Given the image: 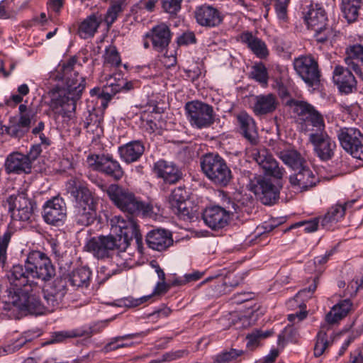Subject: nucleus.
Masks as SVG:
<instances>
[{"instance_id": "nucleus-27", "label": "nucleus", "mask_w": 363, "mask_h": 363, "mask_svg": "<svg viewBox=\"0 0 363 363\" xmlns=\"http://www.w3.org/2000/svg\"><path fill=\"white\" fill-rule=\"evenodd\" d=\"M279 105L276 95L269 93L259 94L254 98L252 110L257 116H264L274 112Z\"/></svg>"}, {"instance_id": "nucleus-30", "label": "nucleus", "mask_w": 363, "mask_h": 363, "mask_svg": "<svg viewBox=\"0 0 363 363\" xmlns=\"http://www.w3.org/2000/svg\"><path fill=\"white\" fill-rule=\"evenodd\" d=\"M347 57L345 58V63L348 67L354 72V73L361 77L362 70L359 62L363 66V45L354 44L347 48Z\"/></svg>"}, {"instance_id": "nucleus-62", "label": "nucleus", "mask_w": 363, "mask_h": 363, "mask_svg": "<svg viewBox=\"0 0 363 363\" xmlns=\"http://www.w3.org/2000/svg\"><path fill=\"white\" fill-rule=\"evenodd\" d=\"M254 294L251 292L238 293L235 294L233 301L235 303L240 304L253 299Z\"/></svg>"}, {"instance_id": "nucleus-53", "label": "nucleus", "mask_w": 363, "mask_h": 363, "mask_svg": "<svg viewBox=\"0 0 363 363\" xmlns=\"http://www.w3.org/2000/svg\"><path fill=\"white\" fill-rule=\"evenodd\" d=\"M182 0H162V9L169 14H176L181 9Z\"/></svg>"}, {"instance_id": "nucleus-58", "label": "nucleus", "mask_w": 363, "mask_h": 363, "mask_svg": "<svg viewBox=\"0 0 363 363\" xmlns=\"http://www.w3.org/2000/svg\"><path fill=\"white\" fill-rule=\"evenodd\" d=\"M316 289V284L313 283L308 289H303L300 290L296 295V298L300 300L301 302L304 303L308 299L311 298Z\"/></svg>"}, {"instance_id": "nucleus-20", "label": "nucleus", "mask_w": 363, "mask_h": 363, "mask_svg": "<svg viewBox=\"0 0 363 363\" xmlns=\"http://www.w3.org/2000/svg\"><path fill=\"white\" fill-rule=\"evenodd\" d=\"M304 21L308 28L315 31L325 30L328 21L324 9L318 4H310L303 12Z\"/></svg>"}, {"instance_id": "nucleus-46", "label": "nucleus", "mask_w": 363, "mask_h": 363, "mask_svg": "<svg viewBox=\"0 0 363 363\" xmlns=\"http://www.w3.org/2000/svg\"><path fill=\"white\" fill-rule=\"evenodd\" d=\"M124 1L125 0H117L107 10L104 21L108 27L114 23L118 14L122 11V6Z\"/></svg>"}, {"instance_id": "nucleus-29", "label": "nucleus", "mask_w": 363, "mask_h": 363, "mask_svg": "<svg viewBox=\"0 0 363 363\" xmlns=\"http://www.w3.org/2000/svg\"><path fill=\"white\" fill-rule=\"evenodd\" d=\"M144 151L143 144L138 140L130 142L118 148L121 159L128 164L138 161Z\"/></svg>"}, {"instance_id": "nucleus-35", "label": "nucleus", "mask_w": 363, "mask_h": 363, "mask_svg": "<svg viewBox=\"0 0 363 363\" xmlns=\"http://www.w3.org/2000/svg\"><path fill=\"white\" fill-rule=\"evenodd\" d=\"M282 162L291 168L299 169L303 165L304 159L295 149L286 148L277 152Z\"/></svg>"}, {"instance_id": "nucleus-11", "label": "nucleus", "mask_w": 363, "mask_h": 363, "mask_svg": "<svg viewBox=\"0 0 363 363\" xmlns=\"http://www.w3.org/2000/svg\"><path fill=\"white\" fill-rule=\"evenodd\" d=\"M88 165L93 169L104 173L115 180H120L124 172L119 162L109 154L91 155L87 157Z\"/></svg>"}, {"instance_id": "nucleus-31", "label": "nucleus", "mask_w": 363, "mask_h": 363, "mask_svg": "<svg viewBox=\"0 0 363 363\" xmlns=\"http://www.w3.org/2000/svg\"><path fill=\"white\" fill-rule=\"evenodd\" d=\"M354 201L346 202L344 204H336L332 206L324 217L321 218V225L326 229L331 228L333 225L343 218L347 207H351Z\"/></svg>"}, {"instance_id": "nucleus-64", "label": "nucleus", "mask_w": 363, "mask_h": 363, "mask_svg": "<svg viewBox=\"0 0 363 363\" xmlns=\"http://www.w3.org/2000/svg\"><path fill=\"white\" fill-rule=\"evenodd\" d=\"M359 288L360 286L359 284V280H352L348 284L347 289H345V296H353L356 295Z\"/></svg>"}, {"instance_id": "nucleus-44", "label": "nucleus", "mask_w": 363, "mask_h": 363, "mask_svg": "<svg viewBox=\"0 0 363 363\" xmlns=\"http://www.w3.org/2000/svg\"><path fill=\"white\" fill-rule=\"evenodd\" d=\"M287 306L291 310H295L296 308H299L298 311L288 315V320L290 322H294L296 318L298 321H301L306 317V306L304 303L301 302L296 296L289 300Z\"/></svg>"}, {"instance_id": "nucleus-8", "label": "nucleus", "mask_w": 363, "mask_h": 363, "mask_svg": "<svg viewBox=\"0 0 363 363\" xmlns=\"http://www.w3.org/2000/svg\"><path fill=\"white\" fill-rule=\"evenodd\" d=\"M223 205L207 207L203 213L204 223L211 229L218 230L225 227L230 216L236 212L237 205L229 198H225Z\"/></svg>"}, {"instance_id": "nucleus-4", "label": "nucleus", "mask_w": 363, "mask_h": 363, "mask_svg": "<svg viewBox=\"0 0 363 363\" xmlns=\"http://www.w3.org/2000/svg\"><path fill=\"white\" fill-rule=\"evenodd\" d=\"M34 287H28L26 291L25 286H16L10 283V286L6 289V300L4 308L11 311L13 307L20 311H28L35 315H42L49 312L47 303H43L40 300L39 294L41 286L38 290H34Z\"/></svg>"}, {"instance_id": "nucleus-52", "label": "nucleus", "mask_w": 363, "mask_h": 363, "mask_svg": "<svg viewBox=\"0 0 363 363\" xmlns=\"http://www.w3.org/2000/svg\"><path fill=\"white\" fill-rule=\"evenodd\" d=\"M11 237V233L6 230L3 236L0 235V264H4L6 259V249Z\"/></svg>"}, {"instance_id": "nucleus-59", "label": "nucleus", "mask_w": 363, "mask_h": 363, "mask_svg": "<svg viewBox=\"0 0 363 363\" xmlns=\"http://www.w3.org/2000/svg\"><path fill=\"white\" fill-rule=\"evenodd\" d=\"M13 16L12 2L6 0L0 2V18L6 19Z\"/></svg>"}, {"instance_id": "nucleus-51", "label": "nucleus", "mask_w": 363, "mask_h": 363, "mask_svg": "<svg viewBox=\"0 0 363 363\" xmlns=\"http://www.w3.org/2000/svg\"><path fill=\"white\" fill-rule=\"evenodd\" d=\"M297 331L292 326L286 327L279 335V344H284L286 342H295L297 340Z\"/></svg>"}, {"instance_id": "nucleus-13", "label": "nucleus", "mask_w": 363, "mask_h": 363, "mask_svg": "<svg viewBox=\"0 0 363 363\" xmlns=\"http://www.w3.org/2000/svg\"><path fill=\"white\" fill-rule=\"evenodd\" d=\"M294 67L297 74L309 86L319 81L318 63L311 56H301L295 59Z\"/></svg>"}, {"instance_id": "nucleus-23", "label": "nucleus", "mask_w": 363, "mask_h": 363, "mask_svg": "<svg viewBox=\"0 0 363 363\" xmlns=\"http://www.w3.org/2000/svg\"><path fill=\"white\" fill-rule=\"evenodd\" d=\"M251 191L260 199L262 203L271 205L278 197L275 186L268 179H259L251 186Z\"/></svg>"}, {"instance_id": "nucleus-61", "label": "nucleus", "mask_w": 363, "mask_h": 363, "mask_svg": "<svg viewBox=\"0 0 363 363\" xmlns=\"http://www.w3.org/2000/svg\"><path fill=\"white\" fill-rule=\"evenodd\" d=\"M108 84L109 86L112 87V91L114 92H118L123 90L128 91L133 88L132 82H127L123 80L119 81L117 84L110 82H108Z\"/></svg>"}, {"instance_id": "nucleus-32", "label": "nucleus", "mask_w": 363, "mask_h": 363, "mask_svg": "<svg viewBox=\"0 0 363 363\" xmlns=\"http://www.w3.org/2000/svg\"><path fill=\"white\" fill-rule=\"evenodd\" d=\"M363 134L360 130L355 128L345 127L341 128L337 131V137L340 146L347 152L352 145L358 142V140Z\"/></svg>"}, {"instance_id": "nucleus-25", "label": "nucleus", "mask_w": 363, "mask_h": 363, "mask_svg": "<svg viewBox=\"0 0 363 363\" xmlns=\"http://www.w3.org/2000/svg\"><path fill=\"white\" fill-rule=\"evenodd\" d=\"M148 247L154 250L163 251L173 244L172 234L164 229H155L146 236Z\"/></svg>"}, {"instance_id": "nucleus-43", "label": "nucleus", "mask_w": 363, "mask_h": 363, "mask_svg": "<svg viewBox=\"0 0 363 363\" xmlns=\"http://www.w3.org/2000/svg\"><path fill=\"white\" fill-rule=\"evenodd\" d=\"M93 331L90 328H80L71 330H64L55 333L53 342H62L67 338L90 336Z\"/></svg>"}, {"instance_id": "nucleus-48", "label": "nucleus", "mask_w": 363, "mask_h": 363, "mask_svg": "<svg viewBox=\"0 0 363 363\" xmlns=\"http://www.w3.org/2000/svg\"><path fill=\"white\" fill-rule=\"evenodd\" d=\"M104 63L112 67H118L121 63L120 55L113 45H109L105 50L104 55Z\"/></svg>"}, {"instance_id": "nucleus-37", "label": "nucleus", "mask_w": 363, "mask_h": 363, "mask_svg": "<svg viewBox=\"0 0 363 363\" xmlns=\"http://www.w3.org/2000/svg\"><path fill=\"white\" fill-rule=\"evenodd\" d=\"M33 120L24 116L13 119V123L6 128L7 133L16 138H23L30 130Z\"/></svg>"}, {"instance_id": "nucleus-7", "label": "nucleus", "mask_w": 363, "mask_h": 363, "mask_svg": "<svg viewBox=\"0 0 363 363\" xmlns=\"http://www.w3.org/2000/svg\"><path fill=\"white\" fill-rule=\"evenodd\" d=\"M203 174L214 184L226 186L232 179V173L225 161L218 154L208 153L201 159Z\"/></svg>"}, {"instance_id": "nucleus-60", "label": "nucleus", "mask_w": 363, "mask_h": 363, "mask_svg": "<svg viewBox=\"0 0 363 363\" xmlns=\"http://www.w3.org/2000/svg\"><path fill=\"white\" fill-rule=\"evenodd\" d=\"M318 223H319L318 219L315 218L313 220L298 222V223H296L294 225L291 226V228L298 227V226H304V230L306 232L312 233V232L315 231L318 229Z\"/></svg>"}, {"instance_id": "nucleus-2", "label": "nucleus", "mask_w": 363, "mask_h": 363, "mask_svg": "<svg viewBox=\"0 0 363 363\" xmlns=\"http://www.w3.org/2000/svg\"><path fill=\"white\" fill-rule=\"evenodd\" d=\"M55 274V267L47 255L39 250H32L27 256L24 267L21 264L13 267L9 281L16 286H25L26 291L28 287L38 290V280L47 281Z\"/></svg>"}, {"instance_id": "nucleus-14", "label": "nucleus", "mask_w": 363, "mask_h": 363, "mask_svg": "<svg viewBox=\"0 0 363 363\" xmlns=\"http://www.w3.org/2000/svg\"><path fill=\"white\" fill-rule=\"evenodd\" d=\"M251 156L264 171L265 174L276 179H281L286 172L265 148L252 149Z\"/></svg>"}, {"instance_id": "nucleus-54", "label": "nucleus", "mask_w": 363, "mask_h": 363, "mask_svg": "<svg viewBox=\"0 0 363 363\" xmlns=\"http://www.w3.org/2000/svg\"><path fill=\"white\" fill-rule=\"evenodd\" d=\"M184 352L182 350L172 351L163 354L161 357L152 359L150 363H162L164 362H170L183 356Z\"/></svg>"}, {"instance_id": "nucleus-19", "label": "nucleus", "mask_w": 363, "mask_h": 363, "mask_svg": "<svg viewBox=\"0 0 363 363\" xmlns=\"http://www.w3.org/2000/svg\"><path fill=\"white\" fill-rule=\"evenodd\" d=\"M194 16L200 26L208 28L219 26L223 18V15L216 8L206 4L196 9Z\"/></svg>"}, {"instance_id": "nucleus-5", "label": "nucleus", "mask_w": 363, "mask_h": 363, "mask_svg": "<svg viewBox=\"0 0 363 363\" xmlns=\"http://www.w3.org/2000/svg\"><path fill=\"white\" fill-rule=\"evenodd\" d=\"M67 190L76 201L74 218L77 223L82 226L89 225L96 216V203L91 191L84 186H78L72 179L67 184Z\"/></svg>"}, {"instance_id": "nucleus-40", "label": "nucleus", "mask_w": 363, "mask_h": 363, "mask_svg": "<svg viewBox=\"0 0 363 363\" xmlns=\"http://www.w3.org/2000/svg\"><path fill=\"white\" fill-rule=\"evenodd\" d=\"M362 4V0H341V11L349 23L357 20Z\"/></svg>"}, {"instance_id": "nucleus-15", "label": "nucleus", "mask_w": 363, "mask_h": 363, "mask_svg": "<svg viewBox=\"0 0 363 363\" xmlns=\"http://www.w3.org/2000/svg\"><path fill=\"white\" fill-rule=\"evenodd\" d=\"M309 141L313 145L315 153L321 160L327 161L334 155L336 143L325 131L311 133Z\"/></svg>"}, {"instance_id": "nucleus-42", "label": "nucleus", "mask_w": 363, "mask_h": 363, "mask_svg": "<svg viewBox=\"0 0 363 363\" xmlns=\"http://www.w3.org/2000/svg\"><path fill=\"white\" fill-rule=\"evenodd\" d=\"M150 333V330L142 331L137 333L128 334L123 336L117 337L114 339V341L108 344L106 347L107 350H113L121 347H128L132 343L123 342V340H128L133 338H143Z\"/></svg>"}, {"instance_id": "nucleus-50", "label": "nucleus", "mask_w": 363, "mask_h": 363, "mask_svg": "<svg viewBox=\"0 0 363 363\" xmlns=\"http://www.w3.org/2000/svg\"><path fill=\"white\" fill-rule=\"evenodd\" d=\"M152 298V295L143 296L138 298L125 297L119 301V306L136 307L145 303Z\"/></svg>"}, {"instance_id": "nucleus-17", "label": "nucleus", "mask_w": 363, "mask_h": 363, "mask_svg": "<svg viewBox=\"0 0 363 363\" xmlns=\"http://www.w3.org/2000/svg\"><path fill=\"white\" fill-rule=\"evenodd\" d=\"M299 171L291 175L289 182L292 189L298 192L308 191L316 185L318 178L308 167L303 165Z\"/></svg>"}, {"instance_id": "nucleus-6", "label": "nucleus", "mask_w": 363, "mask_h": 363, "mask_svg": "<svg viewBox=\"0 0 363 363\" xmlns=\"http://www.w3.org/2000/svg\"><path fill=\"white\" fill-rule=\"evenodd\" d=\"M111 201L122 211L132 215L150 216L152 206L141 201L128 189L118 184H111L106 190Z\"/></svg>"}, {"instance_id": "nucleus-10", "label": "nucleus", "mask_w": 363, "mask_h": 363, "mask_svg": "<svg viewBox=\"0 0 363 363\" xmlns=\"http://www.w3.org/2000/svg\"><path fill=\"white\" fill-rule=\"evenodd\" d=\"M190 124L199 129L209 127L213 123L212 106L199 101L188 102L185 106Z\"/></svg>"}, {"instance_id": "nucleus-21", "label": "nucleus", "mask_w": 363, "mask_h": 363, "mask_svg": "<svg viewBox=\"0 0 363 363\" xmlns=\"http://www.w3.org/2000/svg\"><path fill=\"white\" fill-rule=\"evenodd\" d=\"M4 167L8 174H28L32 169L29 157L18 152H11L6 157Z\"/></svg>"}, {"instance_id": "nucleus-36", "label": "nucleus", "mask_w": 363, "mask_h": 363, "mask_svg": "<svg viewBox=\"0 0 363 363\" xmlns=\"http://www.w3.org/2000/svg\"><path fill=\"white\" fill-rule=\"evenodd\" d=\"M352 307L349 299H345L335 305L326 315L325 320L328 323H335L347 315Z\"/></svg>"}, {"instance_id": "nucleus-56", "label": "nucleus", "mask_w": 363, "mask_h": 363, "mask_svg": "<svg viewBox=\"0 0 363 363\" xmlns=\"http://www.w3.org/2000/svg\"><path fill=\"white\" fill-rule=\"evenodd\" d=\"M347 152L354 158L363 161V135Z\"/></svg>"}, {"instance_id": "nucleus-24", "label": "nucleus", "mask_w": 363, "mask_h": 363, "mask_svg": "<svg viewBox=\"0 0 363 363\" xmlns=\"http://www.w3.org/2000/svg\"><path fill=\"white\" fill-rule=\"evenodd\" d=\"M349 69L337 65L333 71V81L339 90L345 94L351 93L356 89L357 82Z\"/></svg>"}, {"instance_id": "nucleus-28", "label": "nucleus", "mask_w": 363, "mask_h": 363, "mask_svg": "<svg viewBox=\"0 0 363 363\" xmlns=\"http://www.w3.org/2000/svg\"><path fill=\"white\" fill-rule=\"evenodd\" d=\"M104 21V16L99 12L93 13L85 18L79 25L77 33L82 39L93 38Z\"/></svg>"}, {"instance_id": "nucleus-16", "label": "nucleus", "mask_w": 363, "mask_h": 363, "mask_svg": "<svg viewBox=\"0 0 363 363\" xmlns=\"http://www.w3.org/2000/svg\"><path fill=\"white\" fill-rule=\"evenodd\" d=\"M43 292L48 311H53L59 306L67 293L65 279L57 278L52 282L46 284L43 289Z\"/></svg>"}, {"instance_id": "nucleus-9", "label": "nucleus", "mask_w": 363, "mask_h": 363, "mask_svg": "<svg viewBox=\"0 0 363 363\" xmlns=\"http://www.w3.org/2000/svg\"><path fill=\"white\" fill-rule=\"evenodd\" d=\"M9 212L13 220L31 223L34 220L35 203L26 192L12 194L6 199Z\"/></svg>"}, {"instance_id": "nucleus-49", "label": "nucleus", "mask_w": 363, "mask_h": 363, "mask_svg": "<svg viewBox=\"0 0 363 363\" xmlns=\"http://www.w3.org/2000/svg\"><path fill=\"white\" fill-rule=\"evenodd\" d=\"M270 335L271 332L269 330L265 332H262L259 330H254L247 335L246 345L249 349L252 350L258 345L261 340L269 337Z\"/></svg>"}, {"instance_id": "nucleus-57", "label": "nucleus", "mask_w": 363, "mask_h": 363, "mask_svg": "<svg viewBox=\"0 0 363 363\" xmlns=\"http://www.w3.org/2000/svg\"><path fill=\"white\" fill-rule=\"evenodd\" d=\"M275 9L279 19L284 20L286 17L287 6L289 0H275Z\"/></svg>"}, {"instance_id": "nucleus-22", "label": "nucleus", "mask_w": 363, "mask_h": 363, "mask_svg": "<svg viewBox=\"0 0 363 363\" xmlns=\"http://www.w3.org/2000/svg\"><path fill=\"white\" fill-rule=\"evenodd\" d=\"M171 32L169 26L164 23H160L154 26L150 33L145 37L150 38L153 48L157 52H163L171 40Z\"/></svg>"}, {"instance_id": "nucleus-34", "label": "nucleus", "mask_w": 363, "mask_h": 363, "mask_svg": "<svg viewBox=\"0 0 363 363\" xmlns=\"http://www.w3.org/2000/svg\"><path fill=\"white\" fill-rule=\"evenodd\" d=\"M240 39L242 43L247 45L248 48L257 57L264 58L268 55L269 51L265 43L251 33H243Z\"/></svg>"}, {"instance_id": "nucleus-45", "label": "nucleus", "mask_w": 363, "mask_h": 363, "mask_svg": "<svg viewBox=\"0 0 363 363\" xmlns=\"http://www.w3.org/2000/svg\"><path fill=\"white\" fill-rule=\"evenodd\" d=\"M332 334L328 335L327 331L322 328L317 335V340L314 347V354L319 357L323 354L326 348L330 345Z\"/></svg>"}, {"instance_id": "nucleus-47", "label": "nucleus", "mask_w": 363, "mask_h": 363, "mask_svg": "<svg viewBox=\"0 0 363 363\" xmlns=\"http://www.w3.org/2000/svg\"><path fill=\"white\" fill-rule=\"evenodd\" d=\"M251 77L255 81L266 86L268 82V74L265 66L263 64H257L252 67Z\"/></svg>"}, {"instance_id": "nucleus-39", "label": "nucleus", "mask_w": 363, "mask_h": 363, "mask_svg": "<svg viewBox=\"0 0 363 363\" xmlns=\"http://www.w3.org/2000/svg\"><path fill=\"white\" fill-rule=\"evenodd\" d=\"M187 198V193L183 187L174 189L169 196V203L173 212L179 214L186 208L185 201Z\"/></svg>"}, {"instance_id": "nucleus-38", "label": "nucleus", "mask_w": 363, "mask_h": 363, "mask_svg": "<svg viewBox=\"0 0 363 363\" xmlns=\"http://www.w3.org/2000/svg\"><path fill=\"white\" fill-rule=\"evenodd\" d=\"M40 335L39 331H27L23 333L15 342L11 345H7L5 347H0V357L9 354H12L21 348L26 342Z\"/></svg>"}, {"instance_id": "nucleus-18", "label": "nucleus", "mask_w": 363, "mask_h": 363, "mask_svg": "<svg viewBox=\"0 0 363 363\" xmlns=\"http://www.w3.org/2000/svg\"><path fill=\"white\" fill-rule=\"evenodd\" d=\"M66 217V206L60 197H54L43 206V218L47 223L58 225Z\"/></svg>"}, {"instance_id": "nucleus-63", "label": "nucleus", "mask_w": 363, "mask_h": 363, "mask_svg": "<svg viewBox=\"0 0 363 363\" xmlns=\"http://www.w3.org/2000/svg\"><path fill=\"white\" fill-rule=\"evenodd\" d=\"M171 313V310L169 308L164 307L159 309L149 315V318L152 320H155L158 318H167Z\"/></svg>"}, {"instance_id": "nucleus-3", "label": "nucleus", "mask_w": 363, "mask_h": 363, "mask_svg": "<svg viewBox=\"0 0 363 363\" xmlns=\"http://www.w3.org/2000/svg\"><path fill=\"white\" fill-rule=\"evenodd\" d=\"M77 62L74 57L69 59L62 65L63 77L65 78V89L63 94L56 96V92L52 94L50 107L55 115L67 116L69 113L74 112L76 101L78 100L85 88V79L80 77L73 68Z\"/></svg>"}, {"instance_id": "nucleus-12", "label": "nucleus", "mask_w": 363, "mask_h": 363, "mask_svg": "<svg viewBox=\"0 0 363 363\" xmlns=\"http://www.w3.org/2000/svg\"><path fill=\"white\" fill-rule=\"evenodd\" d=\"M295 112L302 121L301 124L303 131L311 130L309 126L315 128L319 132L325 131L323 116L311 105L303 101L298 102L296 104Z\"/></svg>"}, {"instance_id": "nucleus-26", "label": "nucleus", "mask_w": 363, "mask_h": 363, "mask_svg": "<svg viewBox=\"0 0 363 363\" xmlns=\"http://www.w3.org/2000/svg\"><path fill=\"white\" fill-rule=\"evenodd\" d=\"M154 171L158 177L169 184H174L182 177L181 171L174 163L163 160L155 164Z\"/></svg>"}, {"instance_id": "nucleus-55", "label": "nucleus", "mask_w": 363, "mask_h": 363, "mask_svg": "<svg viewBox=\"0 0 363 363\" xmlns=\"http://www.w3.org/2000/svg\"><path fill=\"white\" fill-rule=\"evenodd\" d=\"M242 354V350L232 349L230 351H227L219 354L217 357V361L219 363L229 362L236 359Z\"/></svg>"}, {"instance_id": "nucleus-33", "label": "nucleus", "mask_w": 363, "mask_h": 363, "mask_svg": "<svg viewBox=\"0 0 363 363\" xmlns=\"http://www.w3.org/2000/svg\"><path fill=\"white\" fill-rule=\"evenodd\" d=\"M237 119L245 138L252 143H256L257 131L254 119L246 112L240 113Z\"/></svg>"}, {"instance_id": "nucleus-1", "label": "nucleus", "mask_w": 363, "mask_h": 363, "mask_svg": "<svg viewBox=\"0 0 363 363\" xmlns=\"http://www.w3.org/2000/svg\"><path fill=\"white\" fill-rule=\"evenodd\" d=\"M111 233L108 236L94 237L89 240L84 248L98 259H103L110 255L115 249L119 250L114 259L118 266L129 267V254L125 250L133 238L139 243L142 236L136 222L130 218L115 216L110 220Z\"/></svg>"}, {"instance_id": "nucleus-41", "label": "nucleus", "mask_w": 363, "mask_h": 363, "mask_svg": "<svg viewBox=\"0 0 363 363\" xmlns=\"http://www.w3.org/2000/svg\"><path fill=\"white\" fill-rule=\"evenodd\" d=\"M91 276V272L87 267H81L74 270L69 277L71 285L76 287H87Z\"/></svg>"}]
</instances>
